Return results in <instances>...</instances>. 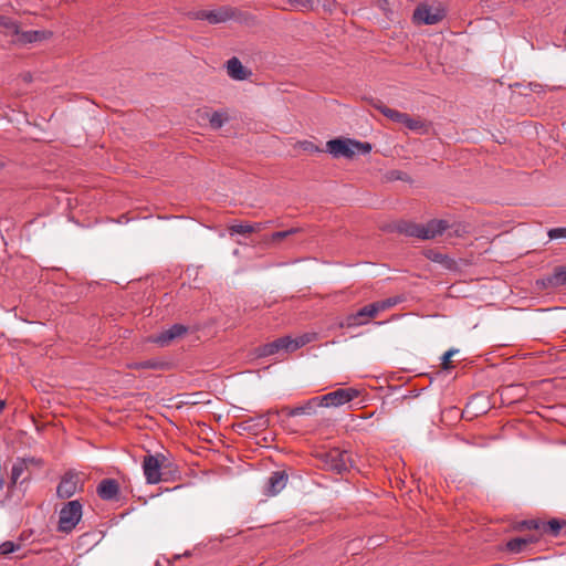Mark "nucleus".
I'll return each mask as SVG.
<instances>
[{
    "instance_id": "nucleus-1",
    "label": "nucleus",
    "mask_w": 566,
    "mask_h": 566,
    "mask_svg": "<svg viewBox=\"0 0 566 566\" xmlns=\"http://www.w3.org/2000/svg\"><path fill=\"white\" fill-rule=\"evenodd\" d=\"M326 150L335 158H353L356 154H369L371 145L350 138H336L328 140Z\"/></svg>"
},
{
    "instance_id": "nucleus-2",
    "label": "nucleus",
    "mask_w": 566,
    "mask_h": 566,
    "mask_svg": "<svg viewBox=\"0 0 566 566\" xmlns=\"http://www.w3.org/2000/svg\"><path fill=\"white\" fill-rule=\"evenodd\" d=\"M82 515V503L78 500L69 501L59 513L57 530L62 533H71L80 523Z\"/></svg>"
},
{
    "instance_id": "nucleus-3",
    "label": "nucleus",
    "mask_w": 566,
    "mask_h": 566,
    "mask_svg": "<svg viewBox=\"0 0 566 566\" xmlns=\"http://www.w3.org/2000/svg\"><path fill=\"white\" fill-rule=\"evenodd\" d=\"M325 468L332 472L342 474L353 467V459L348 451L338 448L331 449L322 454Z\"/></svg>"
},
{
    "instance_id": "nucleus-4",
    "label": "nucleus",
    "mask_w": 566,
    "mask_h": 566,
    "mask_svg": "<svg viewBox=\"0 0 566 566\" xmlns=\"http://www.w3.org/2000/svg\"><path fill=\"white\" fill-rule=\"evenodd\" d=\"M444 17L446 12L440 6L421 3L413 11L412 20L417 24H436Z\"/></svg>"
},
{
    "instance_id": "nucleus-5",
    "label": "nucleus",
    "mask_w": 566,
    "mask_h": 566,
    "mask_svg": "<svg viewBox=\"0 0 566 566\" xmlns=\"http://www.w3.org/2000/svg\"><path fill=\"white\" fill-rule=\"evenodd\" d=\"M359 396V390L347 387L338 388L326 395L318 396L322 407H340L345 403L350 402L353 399Z\"/></svg>"
},
{
    "instance_id": "nucleus-6",
    "label": "nucleus",
    "mask_w": 566,
    "mask_h": 566,
    "mask_svg": "<svg viewBox=\"0 0 566 566\" xmlns=\"http://www.w3.org/2000/svg\"><path fill=\"white\" fill-rule=\"evenodd\" d=\"M165 455L161 453L147 454L143 460V471L148 484H157L161 481V465Z\"/></svg>"
},
{
    "instance_id": "nucleus-7",
    "label": "nucleus",
    "mask_w": 566,
    "mask_h": 566,
    "mask_svg": "<svg viewBox=\"0 0 566 566\" xmlns=\"http://www.w3.org/2000/svg\"><path fill=\"white\" fill-rule=\"evenodd\" d=\"M17 32H12L11 30H2L6 35H15L17 38L13 40V43L24 45L29 43L40 42L46 40L52 36V32L50 31H40V30H30V31H20V27L15 21Z\"/></svg>"
},
{
    "instance_id": "nucleus-8",
    "label": "nucleus",
    "mask_w": 566,
    "mask_h": 566,
    "mask_svg": "<svg viewBox=\"0 0 566 566\" xmlns=\"http://www.w3.org/2000/svg\"><path fill=\"white\" fill-rule=\"evenodd\" d=\"M377 310L374 307L373 303L368 304L356 313L349 314L344 321H342L338 326L344 328H352L367 324L371 318L376 317Z\"/></svg>"
},
{
    "instance_id": "nucleus-9",
    "label": "nucleus",
    "mask_w": 566,
    "mask_h": 566,
    "mask_svg": "<svg viewBox=\"0 0 566 566\" xmlns=\"http://www.w3.org/2000/svg\"><path fill=\"white\" fill-rule=\"evenodd\" d=\"M289 343L290 336L280 337L271 343L256 347L254 354L258 358H264L279 354L282 350L291 353Z\"/></svg>"
},
{
    "instance_id": "nucleus-10",
    "label": "nucleus",
    "mask_w": 566,
    "mask_h": 566,
    "mask_svg": "<svg viewBox=\"0 0 566 566\" xmlns=\"http://www.w3.org/2000/svg\"><path fill=\"white\" fill-rule=\"evenodd\" d=\"M188 328L182 324H174L168 329L149 337V342L161 347L168 346L174 339L181 337L187 333Z\"/></svg>"
},
{
    "instance_id": "nucleus-11",
    "label": "nucleus",
    "mask_w": 566,
    "mask_h": 566,
    "mask_svg": "<svg viewBox=\"0 0 566 566\" xmlns=\"http://www.w3.org/2000/svg\"><path fill=\"white\" fill-rule=\"evenodd\" d=\"M81 489L80 478L76 473H66L56 488V494L61 499H70Z\"/></svg>"
},
{
    "instance_id": "nucleus-12",
    "label": "nucleus",
    "mask_w": 566,
    "mask_h": 566,
    "mask_svg": "<svg viewBox=\"0 0 566 566\" xmlns=\"http://www.w3.org/2000/svg\"><path fill=\"white\" fill-rule=\"evenodd\" d=\"M287 474L284 471L273 472L264 486L263 493L268 496H274L279 494L287 483Z\"/></svg>"
},
{
    "instance_id": "nucleus-13",
    "label": "nucleus",
    "mask_w": 566,
    "mask_h": 566,
    "mask_svg": "<svg viewBox=\"0 0 566 566\" xmlns=\"http://www.w3.org/2000/svg\"><path fill=\"white\" fill-rule=\"evenodd\" d=\"M450 228V223L447 220L432 219L427 223L422 224V240H431L441 235Z\"/></svg>"
},
{
    "instance_id": "nucleus-14",
    "label": "nucleus",
    "mask_w": 566,
    "mask_h": 566,
    "mask_svg": "<svg viewBox=\"0 0 566 566\" xmlns=\"http://www.w3.org/2000/svg\"><path fill=\"white\" fill-rule=\"evenodd\" d=\"M319 407H322V405H321L319 397L317 396V397H313V398L308 399L306 402H304L301 406H297L294 408L285 407L282 409V411L285 412L286 416H289V417H296V416H302V415L311 416V415H314L316 412V409Z\"/></svg>"
},
{
    "instance_id": "nucleus-15",
    "label": "nucleus",
    "mask_w": 566,
    "mask_h": 566,
    "mask_svg": "<svg viewBox=\"0 0 566 566\" xmlns=\"http://www.w3.org/2000/svg\"><path fill=\"white\" fill-rule=\"evenodd\" d=\"M97 494L104 501H113L118 497L119 484L114 479H104L97 485Z\"/></svg>"
},
{
    "instance_id": "nucleus-16",
    "label": "nucleus",
    "mask_w": 566,
    "mask_h": 566,
    "mask_svg": "<svg viewBox=\"0 0 566 566\" xmlns=\"http://www.w3.org/2000/svg\"><path fill=\"white\" fill-rule=\"evenodd\" d=\"M245 430H263L270 426V419L268 413L259 415L254 418H250L240 424Z\"/></svg>"
},
{
    "instance_id": "nucleus-17",
    "label": "nucleus",
    "mask_w": 566,
    "mask_h": 566,
    "mask_svg": "<svg viewBox=\"0 0 566 566\" xmlns=\"http://www.w3.org/2000/svg\"><path fill=\"white\" fill-rule=\"evenodd\" d=\"M566 284V266H559L554 272L543 280L544 286L558 287Z\"/></svg>"
},
{
    "instance_id": "nucleus-18",
    "label": "nucleus",
    "mask_w": 566,
    "mask_h": 566,
    "mask_svg": "<svg viewBox=\"0 0 566 566\" xmlns=\"http://www.w3.org/2000/svg\"><path fill=\"white\" fill-rule=\"evenodd\" d=\"M537 536L531 535L527 537H516L506 543V549L511 553H521L530 544L536 543Z\"/></svg>"
},
{
    "instance_id": "nucleus-19",
    "label": "nucleus",
    "mask_w": 566,
    "mask_h": 566,
    "mask_svg": "<svg viewBox=\"0 0 566 566\" xmlns=\"http://www.w3.org/2000/svg\"><path fill=\"white\" fill-rule=\"evenodd\" d=\"M397 231L407 237H412L422 240V224L401 221L397 224Z\"/></svg>"
},
{
    "instance_id": "nucleus-20",
    "label": "nucleus",
    "mask_w": 566,
    "mask_h": 566,
    "mask_svg": "<svg viewBox=\"0 0 566 566\" xmlns=\"http://www.w3.org/2000/svg\"><path fill=\"white\" fill-rule=\"evenodd\" d=\"M228 74L233 80H244L247 71L238 57H232L227 62Z\"/></svg>"
},
{
    "instance_id": "nucleus-21",
    "label": "nucleus",
    "mask_w": 566,
    "mask_h": 566,
    "mask_svg": "<svg viewBox=\"0 0 566 566\" xmlns=\"http://www.w3.org/2000/svg\"><path fill=\"white\" fill-rule=\"evenodd\" d=\"M233 17V12L229 8H219L216 10L208 11V22L211 24H218L230 20Z\"/></svg>"
},
{
    "instance_id": "nucleus-22",
    "label": "nucleus",
    "mask_w": 566,
    "mask_h": 566,
    "mask_svg": "<svg viewBox=\"0 0 566 566\" xmlns=\"http://www.w3.org/2000/svg\"><path fill=\"white\" fill-rule=\"evenodd\" d=\"M565 521L553 518L548 522L542 521L541 534H548L551 536H557L560 530L565 526Z\"/></svg>"
},
{
    "instance_id": "nucleus-23",
    "label": "nucleus",
    "mask_w": 566,
    "mask_h": 566,
    "mask_svg": "<svg viewBox=\"0 0 566 566\" xmlns=\"http://www.w3.org/2000/svg\"><path fill=\"white\" fill-rule=\"evenodd\" d=\"M29 461L33 462V459H29ZM27 462H28V460H25V459H18L13 463L12 469H11V478H10L12 485L18 483L19 479L27 470Z\"/></svg>"
},
{
    "instance_id": "nucleus-24",
    "label": "nucleus",
    "mask_w": 566,
    "mask_h": 566,
    "mask_svg": "<svg viewBox=\"0 0 566 566\" xmlns=\"http://www.w3.org/2000/svg\"><path fill=\"white\" fill-rule=\"evenodd\" d=\"M301 228H291L289 230H285V231H277V232H274L272 233L270 237H265L264 238V244L266 245H270V244H273V243H276L290 235H293V234H296L298 232H301Z\"/></svg>"
},
{
    "instance_id": "nucleus-25",
    "label": "nucleus",
    "mask_w": 566,
    "mask_h": 566,
    "mask_svg": "<svg viewBox=\"0 0 566 566\" xmlns=\"http://www.w3.org/2000/svg\"><path fill=\"white\" fill-rule=\"evenodd\" d=\"M314 339H315V334H303L295 338L290 337L289 346H290L291 353L305 346L306 344L311 343Z\"/></svg>"
},
{
    "instance_id": "nucleus-26",
    "label": "nucleus",
    "mask_w": 566,
    "mask_h": 566,
    "mask_svg": "<svg viewBox=\"0 0 566 566\" xmlns=\"http://www.w3.org/2000/svg\"><path fill=\"white\" fill-rule=\"evenodd\" d=\"M378 109L384 114L387 118L391 119L392 122L402 124L403 120L407 118V113H401L399 111L389 108L387 106H379Z\"/></svg>"
},
{
    "instance_id": "nucleus-27",
    "label": "nucleus",
    "mask_w": 566,
    "mask_h": 566,
    "mask_svg": "<svg viewBox=\"0 0 566 566\" xmlns=\"http://www.w3.org/2000/svg\"><path fill=\"white\" fill-rule=\"evenodd\" d=\"M165 364L156 359H147L138 363L129 364L128 367L133 369H161Z\"/></svg>"
},
{
    "instance_id": "nucleus-28",
    "label": "nucleus",
    "mask_w": 566,
    "mask_h": 566,
    "mask_svg": "<svg viewBox=\"0 0 566 566\" xmlns=\"http://www.w3.org/2000/svg\"><path fill=\"white\" fill-rule=\"evenodd\" d=\"M226 120V115L220 112H213L209 118L210 126L214 129L221 128Z\"/></svg>"
},
{
    "instance_id": "nucleus-29",
    "label": "nucleus",
    "mask_w": 566,
    "mask_h": 566,
    "mask_svg": "<svg viewBox=\"0 0 566 566\" xmlns=\"http://www.w3.org/2000/svg\"><path fill=\"white\" fill-rule=\"evenodd\" d=\"M402 125H405L410 130H421L422 128L426 127L424 122H422L421 119L412 118L408 114H407V118L403 120Z\"/></svg>"
},
{
    "instance_id": "nucleus-30",
    "label": "nucleus",
    "mask_w": 566,
    "mask_h": 566,
    "mask_svg": "<svg viewBox=\"0 0 566 566\" xmlns=\"http://www.w3.org/2000/svg\"><path fill=\"white\" fill-rule=\"evenodd\" d=\"M229 232L231 235L233 234H248L252 233V228L250 223H240V224H232L229 227Z\"/></svg>"
},
{
    "instance_id": "nucleus-31",
    "label": "nucleus",
    "mask_w": 566,
    "mask_h": 566,
    "mask_svg": "<svg viewBox=\"0 0 566 566\" xmlns=\"http://www.w3.org/2000/svg\"><path fill=\"white\" fill-rule=\"evenodd\" d=\"M397 303H398L397 298L390 297V298L382 300L379 302H374L373 305L377 310V314H378L382 311H386V310L395 306Z\"/></svg>"
},
{
    "instance_id": "nucleus-32",
    "label": "nucleus",
    "mask_w": 566,
    "mask_h": 566,
    "mask_svg": "<svg viewBox=\"0 0 566 566\" xmlns=\"http://www.w3.org/2000/svg\"><path fill=\"white\" fill-rule=\"evenodd\" d=\"M20 548V544L11 541H6L0 544V555H9Z\"/></svg>"
},
{
    "instance_id": "nucleus-33",
    "label": "nucleus",
    "mask_w": 566,
    "mask_h": 566,
    "mask_svg": "<svg viewBox=\"0 0 566 566\" xmlns=\"http://www.w3.org/2000/svg\"><path fill=\"white\" fill-rule=\"evenodd\" d=\"M541 526H542V521H538V520L523 521L518 524L520 530H535V531H538L539 533H541Z\"/></svg>"
},
{
    "instance_id": "nucleus-34",
    "label": "nucleus",
    "mask_w": 566,
    "mask_h": 566,
    "mask_svg": "<svg viewBox=\"0 0 566 566\" xmlns=\"http://www.w3.org/2000/svg\"><path fill=\"white\" fill-rule=\"evenodd\" d=\"M2 30H11L12 32H17L15 21L4 15H0V31Z\"/></svg>"
},
{
    "instance_id": "nucleus-35",
    "label": "nucleus",
    "mask_w": 566,
    "mask_h": 566,
    "mask_svg": "<svg viewBox=\"0 0 566 566\" xmlns=\"http://www.w3.org/2000/svg\"><path fill=\"white\" fill-rule=\"evenodd\" d=\"M458 353V349H449L448 352H446L442 356V361H441V366L443 369H451L452 368V365L450 363V359L451 357Z\"/></svg>"
},
{
    "instance_id": "nucleus-36",
    "label": "nucleus",
    "mask_w": 566,
    "mask_h": 566,
    "mask_svg": "<svg viewBox=\"0 0 566 566\" xmlns=\"http://www.w3.org/2000/svg\"><path fill=\"white\" fill-rule=\"evenodd\" d=\"M448 230L452 231L449 233V235H455V237H461L468 232L467 227L461 223L450 224V228Z\"/></svg>"
},
{
    "instance_id": "nucleus-37",
    "label": "nucleus",
    "mask_w": 566,
    "mask_h": 566,
    "mask_svg": "<svg viewBox=\"0 0 566 566\" xmlns=\"http://www.w3.org/2000/svg\"><path fill=\"white\" fill-rule=\"evenodd\" d=\"M188 17L192 20H208V10L190 11Z\"/></svg>"
},
{
    "instance_id": "nucleus-38",
    "label": "nucleus",
    "mask_w": 566,
    "mask_h": 566,
    "mask_svg": "<svg viewBox=\"0 0 566 566\" xmlns=\"http://www.w3.org/2000/svg\"><path fill=\"white\" fill-rule=\"evenodd\" d=\"M298 145L303 150L308 151V153H318L319 151V148L310 140L300 142Z\"/></svg>"
},
{
    "instance_id": "nucleus-39",
    "label": "nucleus",
    "mask_w": 566,
    "mask_h": 566,
    "mask_svg": "<svg viewBox=\"0 0 566 566\" xmlns=\"http://www.w3.org/2000/svg\"><path fill=\"white\" fill-rule=\"evenodd\" d=\"M551 239L566 238V228H554L548 231Z\"/></svg>"
},
{
    "instance_id": "nucleus-40",
    "label": "nucleus",
    "mask_w": 566,
    "mask_h": 566,
    "mask_svg": "<svg viewBox=\"0 0 566 566\" xmlns=\"http://www.w3.org/2000/svg\"><path fill=\"white\" fill-rule=\"evenodd\" d=\"M290 3L298 9H308L312 7L313 0H290Z\"/></svg>"
},
{
    "instance_id": "nucleus-41",
    "label": "nucleus",
    "mask_w": 566,
    "mask_h": 566,
    "mask_svg": "<svg viewBox=\"0 0 566 566\" xmlns=\"http://www.w3.org/2000/svg\"><path fill=\"white\" fill-rule=\"evenodd\" d=\"M252 232H259L271 224V221L250 223Z\"/></svg>"
},
{
    "instance_id": "nucleus-42",
    "label": "nucleus",
    "mask_w": 566,
    "mask_h": 566,
    "mask_svg": "<svg viewBox=\"0 0 566 566\" xmlns=\"http://www.w3.org/2000/svg\"><path fill=\"white\" fill-rule=\"evenodd\" d=\"M433 260L443 264L446 263L448 265L452 262V260H450L447 255L440 253L434 254Z\"/></svg>"
},
{
    "instance_id": "nucleus-43",
    "label": "nucleus",
    "mask_w": 566,
    "mask_h": 566,
    "mask_svg": "<svg viewBox=\"0 0 566 566\" xmlns=\"http://www.w3.org/2000/svg\"><path fill=\"white\" fill-rule=\"evenodd\" d=\"M390 0H377L378 2V6L384 10V11H388L389 10V2Z\"/></svg>"
},
{
    "instance_id": "nucleus-44",
    "label": "nucleus",
    "mask_w": 566,
    "mask_h": 566,
    "mask_svg": "<svg viewBox=\"0 0 566 566\" xmlns=\"http://www.w3.org/2000/svg\"><path fill=\"white\" fill-rule=\"evenodd\" d=\"M4 406H6L4 400H0V413L3 411Z\"/></svg>"
}]
</instances>
